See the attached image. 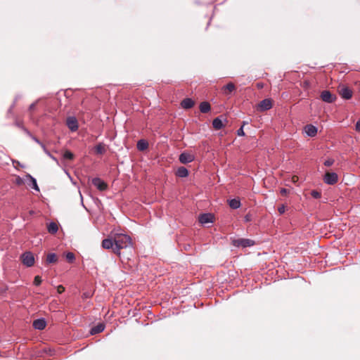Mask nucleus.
<instances>
[{"label":"nucleus","instance_id":"obj_13","mask_svg":"<svg viewBox=\"0 0 360 360\" xmlns=\"http://www.w3.org/2000/svg\"><path fill=\"white\" fill-rule=\"evenodd\" d=\"M307 135L309 137H314L316 135L318 129L313 124H307L304 127Z\"/></svg>","mask_w":360,"mask_h":360},{"label":"nucleus","instance_id":"obj_16","mask_svg":"<svg viewBox=\"0 0 360 360\" xmlns=\"http://www.w3.org/2000/svg\"><path fill=\"white\" fill-rule=\"evenodd\" d=\"M195 103L192 98H186L181 102V106L184 109H190L194 105Z\"/></svg>","mask_w":360,"mask_h":360},{"label":"nucleus","instance_id":"obj_45","mask_svg":"<svg viewBox=\"0 0 360 360\" xmlns=\"http://www.w3.org/2000/svg\"><path fill=\"white\" fill-rule=\"evenodd\" d=\"M13 164H17V165H19L22 168L24 167V165H22L18 160H13Z\"/></svg>","mask_w":360,"mask_h":360},{"label":"nucleus","instance_id":"obj_32","mask_svg":"<svg viewBox=\"0 0 360 360\" xmlns=\"http://www.w3.org/2000/svg\"><path fill=\"white\" fill-rule=\"evenodd\" d=\"M334 162L333 159L328 158L324 161L323 165L326 167H330L333 165Z\"/></svg>","mask_w":360,"mask_h":360},{"label":"nucleus","instance_id":"obj_27","mask_svg":"<svg viewBox=\"0 0 360 360\" xmlns=\"http://www.w3.org/2000/svg\"><path fill=\"white\" fill-rule=\"evenodd\" d=\"M63 158L66 160H72L74 159V154L70 150H65L63 153Z\"/></svg>","mask_w":360,"mask_h":360},{"label":"nucleus","instance_id":"obj_21","mask_svg":"<svg viewBox=\"0 0 360 360\" xmlns=\"http://www.w3.org/2000/svg\"><path fill=\"white\" fill-rule=\"evenodd\" d=\"M200 110L202 113H207L211 110V105L207 101H202L200 104Z\"/></svg>","mask_w":360,"mask_h":360},{"label":"nucleus","instance_id":"obj_29","mask_svg":"<svg viewBox=\"0 0 360 360\" xmlns=\"http://www.w3.org/2000/svg\"><path fill=\"white\" fill-rule=\"evenodd\" d=\"M120 245H114L113 247L112 248V252L117 255H120V250L122 249V246H119Z\"/></svg>","mask_w":360,"mask_h":360},{"label":"nucleus","instance_id":"obj_47","mask_svg":"<svg viewBox=\"0 0 360 360\" xmlns=\"http://www.w3.org/2000/svg\"><path fill=\"white\" fill-rule=\"evenodd\" d=\"M248 124V121H243L242 125H243V127H244L245 124Z\"/></svg>","mask_w":360,"mask_h":360},{"label":"nucleus","instance_id":"obj_8","mask_svg":"<svg viewBox=\"0 0 360 360\" xmlns=\"http://www.w3.org/2000/svg\"><path fill=\"white\" fill-rule=\"evenodd\" d=\"M272 108V102L270 98H264L258 104V110L261 112L266 111Z\"/></svg>","mask_w":360,"mask_h":360},{"label":"nucleus","instance_id":"obj_7","mask_svg":"<svg viewBox=\"0 0 360 360\" xmlns=\"http://www.w3.org/2000/svg\"><path fill=\"white\" fill-rule=\"evenodd\" d=\"M195 160V156L189 153L183 152L179 157V160L182 164H188L192 162Z\"/></svg>","mask_w":360,"mask_h":360},{"label":"nucleus","instance_id":"obj_40","mask_svg":"<svg viewBox=\"0 0 360 360\" xmlns=\"http://www.w3.org/2000/svg\"><path fill=\"white\" fill-rule=\"evenodd\" d=\"M22 130L30 137L32 134L25 127H22Z\"/></svg>","mask_w":360,"mask_h":360},{"label":"nucleus","instance_id":"obj_14","mask_svg":"<svg viewBox=\"0 0 360 360\" xmlns=\"http://www.w3.org/2000/svg\"><path fill=\"white\" fill-rule=\"evenodd\" d=\"M340 94L342 98L349 100L352 97V91L349 87L345 86L340 89Z\"/></svg>","mask_w":360,"mask_h":360},{"label":"nucleus","instance_id":"obj_9","mask_svg":"<svg viewBox=\"0 0 360 360\" xmlns=\"http://www.w3.org/2000/svg\"><path fill=\"white\" fill-rule=\"evenodd\" d=\"M115 244L120 245L119 246H122V249L127 248L131 245V239L129 236H124V237L115 239Z\"/></svg>","mask_w":360,"mask_h":360},{"label":"nucleus","instance_id":"obj_46","mask_svg":"<svg viewBox=\"0 0 360 360\" xmlns=\"http://www.w3.org/2000/svg\"><path fill=\"white\" fill-rule=\"evenodd\" d=\"M14 106V103L10 107V108L8 110V114L9 113H11L12 112V108H13Z\"/></svg>","mask_w":360,"mask_h":360},{"label":"nucleus","instance_id":"obj_10","mask_svg":"<svg viewBox=\"0 0 360 360\" xmlns=\"http://www.w3.org/2000/svg\"><path fill=\"white\" fill-rule=\"evenodd\" d=\"M26 180L28 181L27 185L36 191H39V187L37 184V179L31 174H27L25 175Z\"/></svg>","mask_w":360,"mask_h":360},{"label":"nucleus","instance_id":"obj_15","mask_svg":"<svg viewBox=\"0 0 360 360\" xmlns=\"http://www.w3.org/2000/svg\"><path fill=\"white\" fill-rule=\"evenodd\" d=\"M175 175L180 178H185L189 175V171L185 167H179L177 168Z\"/></svg>","mask_w":360,"mask_h":360},{"label":"nucleus","instance_id":"obj_11","mask_svg":"<svg viewBox=\"0 0 360 360\" xmlns=\"http://www.w3.org/2000/svg\"><path fill=\"white\" fill-rule=\"evenodd\" d=\"M214 216L211 213H203L199 216V222L202 224L213 222Z\"/></svg>","mask_w":360,"mask_h":360},{"label":"nucleus","instance_id":"obj_1","mask_svg":"<svg viewBox=\"0 0 360 360\" xmlns=\"http://www.w3.org/2000/svg\"><path fill=\"white\" fill-rule=\"evenodd\" d=\"M232 244L236 248L241 247L245 248L253 246L255 244V242L249 238H238L233 240Z\"/></svg>","mask_w":360,"mask_h":360},{"label":"nucleus","instance_id":"obj_43","mask_svg":"<svg viewBox=\"0 0 360 360\" xmlns=\"http://www.w3.org/2000/svg\"><path fill=\"white\" fill-rule=\"evenodd\" d=\"M14 124L18 127V128L21 129H22V127H24L23 124L20 122H18V121H15Z\"/></svg>","mask_w":360,"mask_h":360},{"label":"nucleus","instance_id":"obj_31","mask_svg":"<svg viewBox=\"0 0 360 360\" xmlns=\"http://www.w3.org/2000/svg\"><path fill=\"white\" fill-rule=\"evenodd\" d=\"M66 259L69 262H73L75 259V255L71 252H68L66 253Z\"/></svg>","mask_w":360,"mask_h":360},{"label":"nucleus","instance_id":"obj_23","mask_svg":"<svg viewBox=\"0 0 360 360\" xmlns=\"http://www.w3.org/2000/svg\"><path fill=\"white\" fill-rule=\"evenodd\" d=\"M229 205L231 208L236 210L240 207L241 203L239 199L233 198L229 201Z\"/></svg>","mask_w":360,"mask_h":360},{"label":"nucleus","instance_id":"obj_44","mask_svg":"<svg viewBox=\"0 0 360 360\" xmlns=\"http://www.w3.org/2000/svg\"><path fill=\"white\" fill-rule=\"evenodd\" d=\"M355 129L356 131H360V120L356 122Z\"/></svg>","mask_w":360,"mask_h":360},{"label":"nucleus","instance_id":"obj_38","mask_svg":"<svg viewBox=\"0 0 360 360\" xmlns=\"http://www.w3.org/2000/svg\"><path fill=\"white\" fill-rule=\"evenodd\" d=\"M57 291L59 294H61L62 292H63L65 291V288L61 285H59L58 287H57Z\"/></svg>","mask_w":360,"mask_h":360},{"label":"nucleus","instance_id":"obj_26","mask_svg":"<svg viewBox=\"0 0 360 360\" xmlns=\"http://www.w3.org/2000/svg\"><path fill=\"white\" fill-rule=\"evenodd\" d=\"M41 148L43 149L44 152L50 158H51L54 162H56L57 163V165H59V161L55 157L53 156L48 150L47 148H46V146L45 145H42V147Z\"/></svg>","mask_w":360,"mask_h":360},{"label":"nucleus","instance_id":"obj_35","mask_svg":"<svg viewBox=\"0 0 360 360\" xmlns=\"http://www.w3.org/2000/svg\"><path fill=\"white\" fill-rule=\"evenodd\" d=\"M237 135L239 136H243L245 135L244 130H243V125H242L238 130H237Z\"/></svg>","mask_w":360,"mask_h":360},{"label":"nucleus","instance_id":"obj_18","mask_svg":"<svg viewBox=\"0 0 360 360\" xmlns=\"http://www.w3.org/2000/svg\"><path fill=\"white\" fill-rule=\"evenodd\" d=\"M148 142L145 139H140L137 141L136 148L140 151H144L148 148Z\"/></svg>","mask_w":360,"mask_h":360},{"label":"nucleus","instance_id":"obj_39","mask_svg":"<svg viewBox=\"0 0 360 360\" xmlns=\"http://www.w3.org/2000/svg\"><path fill=\"white\" fill-rule=\"evenodd\" d=\"M285 207L283 205H281L278 208V211L280 214H283L285 212Z\"/></svg>","mask_w":360,"mask_h":360},{"label":"nucleus","instance_id":"obj_22","mask_svg":"<svg viewBox=\"0 0 360 360\" xmlns=\"http://www.w3.org/2000/svg\"><path fill=\"white\" fill-rule=\"evenodd\" d=\"M48 232L51 234H55L58 230V224L56 222L51 221L47 226Z\"/></svg>","mask_w":360,"mask_h":360},{"label":"nucleus","instance_id":"obj_34","mask_svg":"<svg viewBox=\"0 0 360 360\" xmlns=\"http://www.w3.org/2000/svg\"><path fill=\"white\" fill-rule=\"evenodd\" d=\"M34 142L38 143L41 147H42V145H44L37 137L32 134L30 136Z\"/></svg>","mask_w":360,"mask_h":360},{"label":"nucleus","instance_id":"obj_33","mask_svg":"<svg viewBox=\"0 0 360 360\" xmlns=\"http://www.w3.org/2000/svg\"><path fill=\"white\" fill-rule=\"evenodd\" d=\"M41 278L39 276H36L34 279V285L39 286L41 283Z\"/></svg>","mask_w":360,"mask_h":360},{"label":"nucleus","instance_id":"obj_2","mask_svg":"<svg viewBox=\"0 0 360 360\" xmlns=\"http://www.w3.org/2000/svg\"><path fill=\"white\" fill-rule=\"evenodd\" d=\"M22 262L27 267H31L34 264V257L32 252L27 251L21 255Z\"/></svg>","mask_w":360,"mask_h":360},{"label":"nucleus","instance_id":"obj_42","mask_svg":"<svg viewBox=\"0 0 360 360\" xmlns=\"http://www.w3.org/2000/svg\"><path fill=\"white\" fill-rule=\"evenodd\" d=\"M37 102H38V101H36V102H34V103H32L30 105V107H29V110H30V111H31V110H33L35 108V106H36V105H37Z\"/></svg>","mask_w":360,"mask_h":360},{"label":"nucleus","instance_id":"obj_41","mask_svg":"<svg viewBox=\"0 0 360 360\" xmlns=\"http://www.w3.org/2000/svg\"><path fill=\"white\" fill-rule=\"evenodd\" d=\"M288 192H289L288 190L285 188H282L280 191L281 194L283 195H286Z\"/></svg>","mask_w":360,"mask_h":360},{"label":"nucleus","instance_id":"obj_24","mask_svg":"<svg viewBox=\"0 0 360 360\" xmlns=\"http://www.w3.org/2000/svg\"><path fill=\"white\" fill-rule=\"evenodd\" d=\"M46 264H53L57 262V255L56 253H49L46 256Z\"/></svg>","mask_w":360,"mask_h":360},{"label":"nucleus","instance_id":"obj_17","mask_svg":"<svg viewBox=\"0 0 360 360\" xmlns=\"http://www.w3.org/2000/svg\"><path fill=\"white\" fill-rule=\"evenodd\" d=\"M105 329V325L103 323H99L96 326L90 329L91 335H96L103 332Z\"/></svg>","mask_w":360,"mask_h":360},{"label":"nucleus","instance_id":"obj_36","mask_svg":"<svg viewBox=\"0 0 360 360\" xmlns=\"http://www.w3.org/2000/svg\"><path fill=\"white\" fill-rule=\"evenodd\" d=\"M252 220V215L250 214H247L244 217V221L245 222H250Z\"/></svg>","mask_w":360,"mask_h":360},{"label":"nucleus","instance_id":"obj_30","mask_svg":"<svg viewBox=\"0 0 360 360\" xmlns=\"http://www.w3.org/2000/svg\"><path fill=\"white\" fill-rule=\"evenodd\" d=\"M311 195L315 199H319L321 197V193L316 190H312L311 191Z\"/></svg>","mask_w":360,"mask_h":360},{"label":"nucleus","instance_id":"obj_28","mask_svg":"<svg viewBox=\"0 0 360 360\" xmlns=\"http://www.w3.org/2000/svg\"><path fill=\"white\" fill-rule=\"evenodd\" d=\"M224 89L227 90L229 92H232L235 90L236 86L235 84L232 82H229L223 87Z\"/></svg>","mask_w":360,"mask_h":360},{"label":"nucleus","instance_id":"obj_3","mask_svg":"<svg viewBox=\"0 0 360 360\" xmlns=\"http://www.w3.org/2000/svg\"><path fill=\"white\" fill-rule=\"evenodd\" d=\"M338 181V175L335 172H326L323 176V181L328 185H334Z\"/></svg>","mask_w":360,"mask_h":360},{"label":"nucleus","instance_id":"obj_4","mask_svg":"<svg viewBox=\"0 0 360 360\" xmlns=\"http://www.w3.org/2000/svg\"><path fill=\"white\" fill-rule=\"evenodd\" d=\"M320 97L323 101L328 103H332L336 100V96L328 90L321 91Z\"/></svg>","mask_w":360,"mask_h":360},{"label":"nucleus","instance_id":"obj_5","mask_svg":"<svg viewBox=\"0 0 360 360\" xmlns=\"http://www.w3.org/2000/svg\"><path fill=\"white\" fill-rule=\"evenodd\" d=\"M91 182L92 184L100 191H104L108 189V184L99 177L93 178Z\"/></svg>","mask_w":360,"mask_h":360},{"label":"nucleus","instance_id":"obj_6","mask_svg":"<svg viewBox=\"0 0 360 360\" xmlns=\"http://www.w3.org/2000/svg\"><path fill=\"white\" fill-rule=\"evenodd\" d=\"M66 125L71 131H76L79 127L77 120L74 116H70L67 118Z\"/></svg>","mask_w":360,"mask_h":360},{"label":"nucleus","instance_id":"obj_19","mask_svg":"<svg viewBox=\"0 0 360 360\" xmlns=\"http://www.w3.org/2000/svg\"><path fill=\"white\" fill-rule=\"evenodd\" d=\"M115 245V240L112 238H105L102 241V248L104 249L110 250L112 249Z\"/></svg>","mask_w":360,"mask_h":360},{"label":"nucleus","instance_id":"obj_37","mask_svg":"<svg viewBox=\"0 0 360 360\" xmlns=\"http://www.w3.org/2000/svg\"><path fill=\"white\" fill-rule=\"evenodd\" d=\"M15 183L16 184L18 185H22L24 184V180L22 178H21L20 176H18L15 179Z\"/></svg>","mask_w":360,"mask_h":360},{"label":"nucleus","instance_id":"obj_20","mask_svg":"<svg viewBox=\"0 0 360 360\" xmlns=\"http://www.w3.org/2000/svg\"><path fill=\"white\" fill-rule=\"evenodd\" d=\"M212 127L214 129L219 130L224 127V124L223 123L222 120L219 117H217L213 120Z\"/></svg>","mask_w":360,"mask_h":360},{"label":"nucleus","instance_id":"obj_25","mask_svg":"<svg viewBox=\"0 0 360 360\" xmlns=\"http://www.w3.org/2000/svg\"><path fill=\"white\" fill-rule=\"evenodd\" d=\"M96 153L98 155L105 153V149L103 143H99L95 146Z\"/></svg>","mask_w":360,"mask_h":360},{"label":"nucleus","instance_id":"obj_12","mask_svg":"<svg viewBox=\"0 0 360 360\" xmlns=\"http://www.w3.org/2000/svg\"><path fill=\"white\" fill-rule=\"evenodd\" d=\"M32 326L34 329L41 330L46 326V321L44 318H39L33 321Z\"/></svg>","mask_w":360,"mask_h":360}]
</instances>
